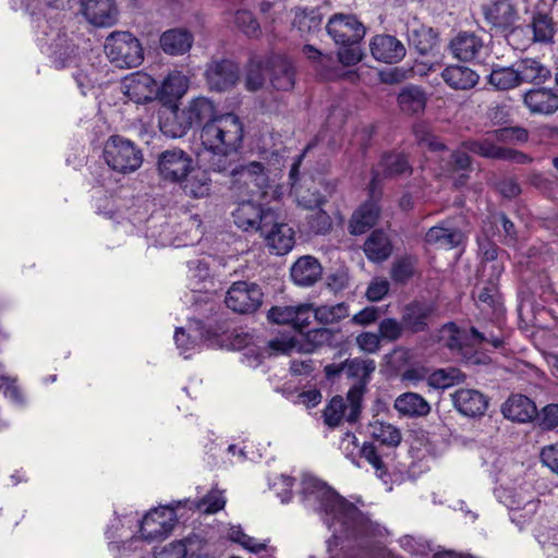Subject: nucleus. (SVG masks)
Segmentation results:
<instances>
[{"instance_id": "obj_14", "label": "nucleus", "mask_w": 558, "mask_h": 558, "mask_svg": "<svg viewBox=\"0 0 558 558\" xmlns=\"http://www.w3.org/2000/svg\"><path fill=\"white\" fill-rule=\"evenodd\" d=\"M234 223L244 231H259L274 221V213L264 211L252 201L242 202L232 213Z\"/></svg>"}, {"instance_id": "obj_42", "label": "nucleus", "mask_w": 558, "mask_h": 558, "mask_svg": "<svg viewBox=\"0 0 558 558\" xmlns=\"http://www.w3.org/2000/svg\"><path fill=\"white\" fill-rule=\"evenodd\" d=\"M488 83L498 90H508L520 85L514 64L494 68L488 75Z\"/></svg>"}, {"instance_id": "obj_44", "label": "nucleus", "mask_w": 558, "mask_h": 558, "mask_svg": "<svg viewBox=\"0 0 558 558\" xmlns=\"http://www.w3.org/2000/svg\"><path fill=\"white\" fill-rule=\"evenodd\" d=\"M465 378L464 374L460 369L454 367L440 368L433 372L427 379L430 387L436 389H446L454 384L463 381Z\"/></svg>"}, {"instance_id": "obj_30", "label": "nucleus", "mask_w": 558, "mask_h": 558, "mask_svg": "<svg viewBox=\"0 0 558 558\" xmlns=\"http://www.w3.org/2000/svg\"><path fill=\"white\" fill-rule=\"evenodd\" d=\"M393 408L400 416L416 418L427 416L430 412L428 401L416 392H404L395 400Z\"/></svg>"}, {"instance_id": "obj_27", "label": "nucleus", "mask_w": 558, "mask_h": 558, "mask_svg": "<svg viewBox=\"0 0 558 558\" xmlns=\"http://www.w3.org/2000/svg\"><path fill=\"white\" fill-rule=\"evenodd\" d=\"M162 51L170 56H182L192 48L194 36L186 28H171L160 36Z\"/></svg>"}, {"instance_id": "obj_20", "label": "nucleus", "mask_w": 558, "mask_h": 558, "mask_svg": "<svg viewBox=\"0 0 558 558\" xmlns=\"http://www.w3.org/2000/svg\"><path fill=\"white\" fill-rule=\"evenodd\" d=\"M436 312L435 304L430 302L414 301L408 304L402 313V324L405 330L412 333L428 330V324Z\"/></svg>"}, {"instance_id": "obj_18", "label": "nucleus", "mask_w": 558, "mask_h": 558, "mask_svg": "<svg viewBox=\"0 0 558 558\" xmlns=\"http://www.w3.org/2000/svg\"><path fill=\"white\" fill-rule=\"evenodd\" d=\"M266 71L271 86L277 90L288 92L295 84V68L283 56H271L266 60Z\"/></svg>"}, {"instance_id": "obj_56", "label": "nucleus", "mask_w": 558, "mask_h": 558, "mask_svg": "<svg viewBox=\"0 0 558 558\" xmlns=\"http://www.w3.org/2000/svg\"><path fill=\"white\" fill-rule=\"evenodd\" d=\"M226 505L222 492L213 489L197 502L198 510L205 513H216Z\"/></svg>"}, {"instance_id": "obj_7", "label": "nucleus", "mask_w": 558, "mask_h": 558, "mask_svg": "<svg viewBox=\"0 0 558 558\" xmlns=\"http://www.w3.org/2000/svg\"><path fill=\"white\" fill-rule=\"evenodd\" d=\"M263 292L255 282L236 281L228 289L225 303L228 308L239 314H252L263 303Z\"/></svg>"}, {"instance_id": "obj_36", "label": "nucleus", "mask_w": 558, "mask_h": 558, "mask_svg": "<svg viewBox=\"0 0 558 558\" xmlns=\"http://www.w3.org/2000/svg\"><path fill=\"white\" fill-rule=\"evenodd\" d=\"M520 85L542 84L550 77V71L538 60L525 58L514 63Z\"/></svg>"}, {"instance_id": "obj_59", "label": "nucleus", "mask_w": 558, "mask_h": 558, "mask_svg": "<svg viewBox=\"0 0 558 558\" xmlns=\"http://www.w3.org/2000/svg\"><path fill=\"white\" fill-rule=\"evenodd\" d=\"M538 425L543 429H554L558 426V404L551 403L544 407L541 413L536 415Z\"/></svg>"}, {"instance_id": "obj_26", "label": "nucleus", "mask_w": 558, "mask_h": 558, "mask_svg": "<svg viewBox=\"0 0 558 558\" xmlns=\"http://www.w3.org/2000/svg\"><path fill=\"white\" fill-rule=\"evenodd\" d=\"M323 274L319 262L313 256L300 257L291 267V278L300 287H311L315 284Z\"/></svg>"}, {"instance_id": "obj_17", "label": "nucleus", "mask_w": 558, "mask_h": 558, "mask_svg": "<svg viewBox=\"0 0 558 558\" xmlns=\"http://www.w3.org/2000/svg\"><path fill=\"white\" fill-rule=\"evenodd\" d=\"M81 11L90 24L98 27H110L118 21L114 0H82Z\"/></svg>"}, {"instance_id": "obj_63", "label": "nucleus", "mask_w": 558, "mask_h": 558, "mask_svg": "<svg viewBox=\"0 0 558 558\" xmlns=\"http://www.w3.org/2000/svg\"><path fill=\"white\" fill-rule=\"evenodd\" d=\"M389 291V282L385 278H375L366 290V298L372 302L380 301Z\"/></svg>"}, {"instance_id": "obj_23", "label": "nucleus", "mask_w": 558, "mask_h": 558, "mask_svg": "<svg viewBox=\"0 0 558 558\" xmlns=\"http://www.w3.org/2000/svg\"><path fill=\"white\" fill-rule=\"evenodd\" d=\"M454 408L463 415L482 416L487 410L488 399L475 389H458L451 395Z\"/></svg>"}, {"instance_id": "obj_38", "label": "nucleus", "mask_w": 558, "mask_h": 558, "mask_svg": "<svg viewBox=\"0 0 558 558\" xmlns=\"http://www.w3.org/2000/svg\"><path fill=\"white\" fill-rule=\"evenodd\" d=\"M371 436L389 448H396L401 444V430L387 422L375 420L368 425Z\"/></svg>"}, {"instance_id": "obj_28", "label": "nucleus", "mask_w": 558, "mask_h": 558, "mask_svg": "<svg viewBox=\"0 0 558 558\" xmlns=\"http://www.w3.org/2000/svg\"><path fill=\"white\" fill-rule=\"evenodd\" d=\"M363 251L368 260L381 263L387 260L393 251L390 236L384 230H374L363 244Z\"/></svg>"}, {"instance_id": "obj_12", "label": "nucleus", "mask_w": 558, "mask_h": 558, "mask_svg": "<svg viewBox=\"0 0 558 558\" xmlns=\"http://www.w3.org/2000/svg\"><path fill=\"white\" fill-rule=\"evenodd\" d=\"M327 33L338 45L359 44L365 28L353 15L335 14L326 26Z\"/></svg>"}, {"instance_id": "obj_48", "label": "nucleus", "mask_w": 558, "mask_h": 558, "mask_svg": "<svg viewBox=\"0 0 558 558\" xmlns=\"http://www.w3.org/2000/svg\"><path fill=\"white\" fill-rule=\"evenodd\" d=\"M531 27L534 40L539 43L550 41L555 33L553 21L547 14L535 15Z\"/></svg>"}, {"instance_id": "obj_29", "label": "nucleus", "mask_w": 558, "mask_h": 558, "mask_svg": "<svg viewBox=\"0 0 558 558\" xmlns=\"http://www.w3.org/2000/svg\"><path fill=\"white\" fill-rule=\"evenodd\" d=\"M184 194L191 198H204L210 195L211 179L202 168L193 167L191 172L179 182Z\"/></svg>"}, {"instance_id": "obj_62", "label": "nucleus", "mask_w": 558, "mask_h": 558, "mask_svg": "<svg viewBox=\"0 0 558 558\" xmlns=\"http://www.w3.org/2000/svg\"><path fill=\"white\" fill-rule=\"evenodd\" d=\"M494 136L498 142H526L529 138L527 131L522 128H502L494 132Z\"/></svg>"}, {"instance_id": "obj_21", "label": "nucleus", "mask_w": 558, "mask_h": 558, "mask_svg": "<svg viewBox=\"0 0 558 558\" xmlns=\"http://www.w3.org/2000/svg\"><path fill=\"white\" fill-rule=\"evenodd\" d=\"M372 56L379 62L392 64L407 53L404 45L392 35H376L369 44Z\"/></svg>"}, {"instance_id": "obj_51", "label": "nucleus", "mask_w": 558, "mask_h": 558, "mask_svg": "<svg viewBox=\"0 0 558 558\" xmlns=\"http://www.w3.org/2000/svg\"><path fill=\"white\" fill-rule=\"evenodd\" d=\"M471 345L486 348L490 345L494 349L501 348L504 345V338L500 332L497 335L493 331H480L475 327L470 328Z\"/></svg>"}, {"instance_id": "obj_8", "label": "nucleus", "mask_w": 558, "mask_h": 558, "mask_svg": "<svg viewBox=\"0 0 558 558\" xmlns=\"http://www.w3.org/2000/svg\"><path fill=\"white\" fill-rule=\"evenodd\" d=\"M192 156L180 148L167 149L159 154L157 160L158 174L163 181L179 183L194 167Z\"/></svg>"}, {"instance_id": "obj_52", "label": "nucleus", "mask_w": 558, "mask_h": 558, "mask_svg": "<svg viewBox=\"0 0 558 558\" xmlns=\"http://www.w3.org/2000/svg\"><path fill=\"white\" fill-rule=\"evenodd\" d=\"M231 542L238 543L252 553H260L266 549V544L256 541L254 537L246 535L240 526H232L228 532Z\"/></svg>"}, {"instance_id": "obj_2", "label": "nucleus", "mask_w": 558, "mask_h": 558, "mask_svg": "<svg viewBox=\"0 0 558 558\" xmlns=\"http://www.w3.org/2000/svg\"><path fill=\"white\" fill-rule=\"evenodd\" d=\"M244 125L241 119L232 113L218 114L207 121L201 129V142L206 150L239 151L242 148Z\"/></svg>"}, {"instance_id": "obj_46", "label": "nucleus", "mask_w": 558, "mask_h": 558, "mask_svg": "<svg viewBox=\"0 0 558 558\" xmlns=\"http://www.w3.org/2000/svg\"><path fill=\"white\" fill-rule=\"evenodd\" d=\"M266 61L252 59L245 74V87L250 92H256L264 86Z\"/></svg>"}, {"instance_id": "obj_11", "label": "nucleus", "mask_w": 558, "mask_h": 558, "mask_svg": "<svg viewBox=\"0 0 558 558\" xmlns=\"http://www.w3.org/2000/svg\"><path fill=\"white\" fill-rule=\"evenodd\" d=\"M240 69L229 59L213 60L205 70V80L211 90L225 92L239 81Z\"/></svg>"}, {"instance_id": "obj_61", "label": "nucleus", "mask_w": 558, "mask_h": 558, "mask_svg": "<svg viewBox=\"0 0 558 558\" xmlns=\"http://www.w3.org/2000/svg\"><path fill=\"white\" fill-rule=\"evenodd\" d=\"M380 337L377 333L365 331L360 333L356 339V345L360 348L361 351L374 354L378 352L380 349Z\"/></svg>"}, {"instance_id": "obj_22", "label": "nucleus", "mask_w": 558, "mask_h": 558, "mask_svg": "<svg viewBox=\"0 0 558 558\" xmlns=\"http://www.w3.org/2000/svg\"><path fill=\"white\" fill-rule=\"evenodd\" d=\"M411 167L409 161L403 154L399 153H387L384 154L378 166L373 170V177L371 180V190L374 193L378 190V184L384 178H392L404 173H410Z\"/></svg>"}, {"instance_id": "obj_9", "label": "nucleus", "mask_w": 558, "mask_h": 558, "mask_svg": "<svg viewBox=\"0 0 558 558\" xmlns=\"http://www.w3.org/2000/svg\"><path fill=\"white\" fill-rule=\"evenodd\" d=\"M216 117V106L211 99L204 96L195 97L187 102L178 116L180 128L172 136L181 137L193 126L204 125Z\"/></svg>"}, {"instance_id": "obj_13", "label": "nucleus", "mask_w": 558, "mask_h": 558, "mask_svg": "<svg viewBox=\"0 0 558 558\" xmlns=\"http://www.w3.org/2000/svg\"><path fill=\"white\" fill-rule=\"evenodd\" d=\"M313 313V304H298L272 306L267 314L270 322L279 325H291L296 331L303 333L310 323Z\"/></svg>"}, {"instance_id": "obj_4", "label": "nucleus", "mask_w": 558, "mask_h": 558, "mask_svg": "<svg viewBox=\"0 0 558 558\" xmlns=\"http://www.w3.org/2000/svg\"><path fill=\"white\" fill-rule=\"evenodd\" d=\"M105 52L110 62L121 69L136 68L144 60L140 40L129 32L111 33L106 38Z\"/></svg>"}, {"instance_id": "obj_5", "label": "nucleus", "mask_w": 558, "mask_h": 558, "mask_svg": "<svg viewBox=\"0 0 558 558\" xmlns=\"http://www.w3.org/2000/svg\"><path fill=\"white\" fill-rule=\"evenodd\" d=\"M375 368L376 365L373 360L352 359L344 361V373L348 378L357 379L347 393L350 409L347 416L349 423H356L360 418L366 386Z\"/></svg>"}, {"instance_id": "obj_53", "label": "nucleus", "mask_w": 558, "mask_h": 558, "mask_svg": "<svg viewBox=\"0 0 558 558\" xmlns=\"http://www.w3.org/2000/svg\"><path fill=\"white\" fill-rule=\"evenodd\" d=\"M404 326L401 322L396 318H384L378 325V335L381 340L393 342L397 341L401 336Z\"/></svg>"}, {"instance_id": "obj_40", "label": "nucleus", "mask_w": 558, "mask_h": 558, "mask_svg": "<svg viewBox=\"0 0 558 558\" xmlns=\"http://www.w3.org/2000/svg\"><path fill=\"white\" fill-rule=\"evenodd\" d=\"M312 316H314L318 324L324 326L337 324L349 316V306L344 302L313 306Z\"/></svg>"}, {"instance_id": "obj_39", "label": "nucleus", "mask_w": 558, "mask_h": 558, "mask_svg": "<svg viewBox=\"0 0 558 558\" xmlns=\"http://www.w3.org/2000/svg\"><path fill=\"white\" fill-rule=\"evenodd\" d=\"M210 157L207 160L208 168L215 173L228 175L230 179L233 177V170L238 169L236 154L238 151H229L227 149L221 150H208Z\"/></svg>"}, {"instance_id": "obj_37", "label": "nucleus", "mask_w": 558, "mask_h": 558, "mask_svg": "<svg viewBox=\"0 0 558 558\" xmlns=\"http://www.w3.org/2000/svg\"><path fill=\"white\" fill-rule=\"evenodd\" d=\"M427 97L423 88L409 85L401 89L398 95V106L407 114H418L424 112Z\"/></svg>"}, {"instance_id": "obj_32", "label": "nucleus", "mask_w": 558, "mask_h": 558, "mask_svg": "<svg viewBox=\"0 0 558 558\" xmlns=\"http://www.w3.org/2000/svg\"><path fill=\"white\" fill-rule=\"evenodd\" d=\"M484 15L489 24L501 31H508L517 20V12L508 0L484 7Z\"/></svg>"}, {"instance_id": "obj_50", "label": "nucleus", "mask_w": 558, "mask_h": 558, "mask_svg": "<svg viewBox=\"0 0 558 558\" xmlns=\"http://www.w3.org/2000/svg\"><path fill=\"white\" fill-rule=\"evenodd\" d=\"M234 25L247 37H258L260 26L252 12L240 10L234 14Z\"/></svg>"}, {"instance_id": "obj_16", "label": "nucleus", "mask_w": 558, "mask_h": 558, "mask_svg": "<svg viewBox=\"0 0 558 558\" xmlns=\"http://www.w3.org/2000/svg\"><path fill=\"white\" fill-rule=\"evenodd\" d=\"M379 194V190L372 193L369 189L371 198L363 203L351 216L348 227L350 234H364L376 225L380 215V206L377 199Z\"/></svg>"}, {"instance_id": "obj_47", "label": "nucleus", "mask_w": 558, "mask_h": 558, "mask_svg": "<svg viewBox=\"0 0 558 558\" xmlns=\"http://www.w3.org/2000/svg\"><path fill=\"white\" fill-rule=\"evenodd\" d=\"M416 259L410 256L398 258L393 262L390 269V277L397 283L409 281L415 270Z\"/></svg>"}, {"instance_id": "obj_6", "label": "nucleus", "mask_w": 558, "mask_h": 558, "mask_svg": "<svg viewBox=\"0 0 558 558\" xmlns=\"http://www.w3.org/2000/svg\"><path fill=\"white\" fill-rule=\"evenodd\" d=\"M231 189L242 196L263 198L270 187L269 175L263 163L252 161L239 165L230 180Z\"/></svg>"}, {"instance_id": "obj_55", "label": "nucleus", "mask_w": 558, "mask_h": 558, "mask_svg": "<svg viewBox=\"0 0 558 558\" xmlns=\"http://www.w3.org/2000/svg\"><path fill=\"white\" fill-rule=\"evenodd\" d=\"M307 344L305 351H313L315 348L329 343L332 339V331L328 328H315L301 333Z\"/></svg>"}, {"instance_id": "obj_35", "label": "nucleus", "mask_w": 558, "mask_h": 558, "mask_svg": "<svg viewBox=\"0 0 558 558\" xmlns=\"http://www.w3.org/2000/svg\"><path fill=\"white\" fill-rule=\"evenodd\" d=\"M425 241L438 248L451 250L464 241L463 232L458 228H447L444 225L432 227L426 235Z\"/></svg>"}, {"instance_id": "obj_54", "label": "nucleus", "mask_w": 558, "mask_h": 558, "mask_svg": "<svg viewBox=\"0 0 558 558\" xmlns=\"http://www.w3.org/2000/svg\"><path fill=\"white\" fill-rule=\"evenodd\" d=\"M308 226L311 231L315 234H327L331 230L332 220L330 216L319 207L313 210V214L308 216Z\"/></svg>"}, {"instance_id": "obj_34", "label": "nucleus", "mask_w": 558, "mask_h": 558, "mask_svg": "<svg viewBox=\"0 0 558 558\" xmlns=\"http://www.w3.org/2000/svg\"><path fill=\"white\" fill-rule=\"evenodd\" d=\"M441 77L452 89L466 90L478 83V74L464 65H450L442 70Z\"/></svg>"}, {"instance_id": "obj_10", "label": "nucleus", "mask_w": 558, "mask_h": 558, "mask_svg": "<svg viewBox=\"0 0 558 558\" xmlns=\"http://www.w3.org/2000/svg\"><path fill=\"white\" fill-rule=\"evenodd\" d=\"M174 523V510L169 507H160L153 509L143 518L140 532L146 541L162 539L172 531Z\"/></svg>"}, {"instance_id": "obj_19", "label": "nucleus", "mask_w": 558, "mask_h": 558, "mask_svg": "<svg viewBox=\"0 0 558 558\" xmlns=\"http://www.w3.org/2000/svg\"><path fill=\"white\" fill-rule=\"evenodd\" d=\"M123 92L128 98L136 104L151 101L157 95V83L143 72L132 73L122 83Z\"/></svg>"}, {"instance_id": "obj_25", "label": "nucleus", "mask_w": 558, "mask_h": 558, "mask_svg": "<svg viewBox=\"0 0 558 558\" xmlns=\"http://www.w3.org/2000/svg\"><path fill=\"white\" fill-rule=\"evenodd\" d=\"M502 415L518 423H527L533 421L537 415L535 403L523 395H512L501 405Z\"/></svg>"}, {"instance_id": "obj_45", "label": "nucleus", "mask_w": 558, "mask_h": 558, "mask_svg": "<svg viewBox=\"0 0 558 558\" xmlns=\"http://www.w3.org/2000/svg\"><path fill=\"white\" fill-rule=\"evenodd\" d=\"M461 147L484 158L500 159L501 148L489 138L481 141L469 140L461 143Z\"/></svg>"}, {"instance_id": "obj_41", "label": "nucleus", "mask_w": 558, "mask_h": 558, "mask_svg": "<svg viewBox=\"0 0 558 558\" xmlns=\"http://www.w3.org/2000/svg\"><path fill=\"white\" fill-rule=\"evenodd\" d=\"M441 338L451 351L463 352L465 348H472L470 330L460 329L454 323L442 326Z\"/></svg>"}, {"instance_id": "obj_15", "label": "nucleus", "mask_w": 558, "mask_h": 558, "mask_svg": "<svg viewBox=\"0 0 558 558\" xmlns=\"http://www.w3.org/2000/svg\"><path fill=\"white\" fill-rule=\"evenodd\" d=\"M452 56L461 61L478 60L487 51L483 38L473 32H460L449 43Z\"/></svg>"}, {"instance_id": "obj_31", "label": "nucleus", "mask_w": 558, "mask_h": 558, "mask_svg": "<svg viewBox=\"0 0 558 558\" xmlns=\"http://www.w3.org/2000/svg\"><path fill=\"white\" fill-rule=\"evenodd\" d=\"M190 80L182 72L173 71L157 87V96L165 104H174L189 89Z\"/></svg>"}, {"instance_id": "obj_1", "label": "nucleus", "mask_w": 558, "mask_h": 558, "mask_svg": "<svg viewBox=\"0 0 558 558\" xmlns=\"http://www.w3.org/2000/svg\"><path fill=\"white\" fill-rule=\"evenodd\" d=\"M300 495L304 506L323 514L329 527L339 523L344 531L354 536L368 533L369 520L353 504L347 501L320 480L304 475Z\"/></svg>"}, {"instance_id": "obj_57", "label": "nucleus", "mask_w": 558, "mask_h": 558, "mask_svg": "<svg viewBox=\"0 0 558 558\" xmlns=\"http://www.w3.org/2000/svg\"><path fill=\"white\" fill-rule=\"evenodd\" d=\"M359 458H364L376 470L379 477L386 474L385 464L373 442H364L361 446Z\"/></svg>"}, {"instance_id": "obj_60", "label": "nucleus", "mask_w": 558, "mask_h": 558, "mask_svg": "<svg viewBox=\"0 0 558 558\" xmlns=\"http://www.w3.org/2000/svg\"><path fill=\"white\" fill-rule=\"evenodd\" d=\"M338 51L339 62L344 66H351L359 63L363 58V52L359 44H347Z\"/></svg>"}, {"instance_id": "obj_58", "label": "nucleus", "mask_w": 558, "mask_h": 558, "mask_svg": "<svg viewBox=\"0 0 558 558\" xmlns=\"http://www.w3.org/2000/svg\"><path fill=\"white\" fill-rule=\"evenodd\" d=\"M361 446L353 433H345L340 441V450L352 463L359 465L357 459Z\"/></svg>"}, {"instance_id": "obj_3", "label": "nucleus", "mask_w": 558, "mask_h": 558, "mask_svg": "<svg viewBox=\"0 0 558 558\" xmlns=\"http://www.w3.org/2000/svg\"><path fill=\"white\" fill-rule=\"evenodd\" d=\"M105 162L118 173L130 174L141 168L144 161L142 149L131 140L111 135L104 144Z\"/></svg>"}, {"instance_id": "obj_49", "label": "nucleus", "mask_w": 558, "mask_h": 558, "mask_svg": "<svg viewBox=\"0 0 558 558\" xmlns=\"http://www.w3.org/2000/svg\"><path fill=\"white\" fill-rule=\"evenodd\" d=\"M413 134L420 145L428 147L430 150H444L446 145L441 143L430 131L425 122H417L413 125Z\"/></svg>"}, {"instance_id": "obj_64", "label": "nucleus", "mask_w": 558, "mask_h": 558, "mask_svg": "<svg viewBox=\"0 0 558 558\" xmlns=\"http://www.w3.org/2000/svg\"><path fill=\"white\" fill-rule=\"evenodd\" d=\"M187 548L183 542H174L157 551L154 558H186Z\"/></svg>"}, {"instance_id": "obj_33", "label": "nucleus", "mask_w": 558, "mask_h": 558, "mask_svg": "<svg viewBox=\"0 0 558 558\" xmlns=\"http://www.w3.org/2000/svg\"><path fill=\"white\" fill-rule=\"evenodd\" d=\"M523 101L533 113L550 114L558 110V95L551 89H531L524 94Z\"/></svg>"}, {"instance_id": "obj_24", "label": "nucleus", "mask_w": 558, "mask_h": 558, "mask_svg": "<svg viewBox=\"0 0 558 558\" xmlns=\"http://www.w3.org/2000/svg\"><path fill=\"white\" fill-rule=\"evenodd\" d=\"M260 234L269 248L278 255L287 254L293 248L294 231L287 223H279L274 219L272 223L264 226Z\"/></svg>"}, {"instance_id": "obj_43", "label": "nucleus", "mask_w": 558, "mask_h": 558, "mask_svg": "<svg viewBox=\"0 0 558 558\" xmlns=\"http://www.w3.org/2000/svg\"><path fill=\"white\" fill-rule=\"evenodd\" d=\"M349 403L347 404L341 396L333 397L325 407L323 416L324 422L331 428L339 426L344 420L347 422L349 414Z\"/></svg>"}]
</instances>
